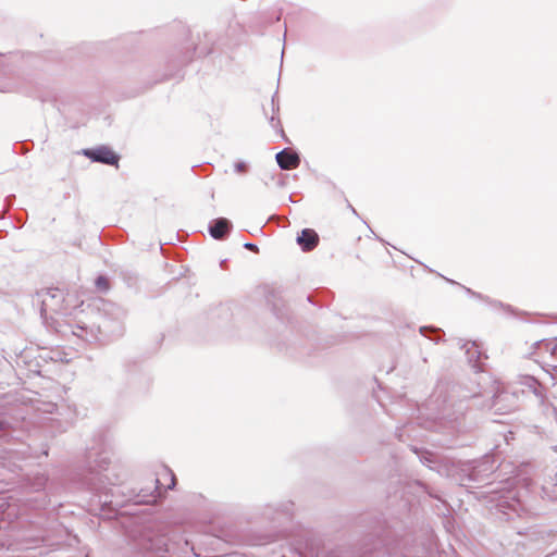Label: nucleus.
Here are the masks:
<instances>
[{
  "instance_id": "obj_1",
  "label": "nucleus",
  "mask_w": 557,
  "mask_h": 557,
  "mask_svg": "<svg viewBox=\"0 0 557 557\" xmlns=\"http://www.w3.org/2000/svg\"><path fill=\"white\" fill-rule=\"evenodd\" d=\"M84 154L92 161L101 162L109 165L117 164L119 156L110 148L101 146L95 149H86Z\"/></svg>"
},
{
  "instance_id": "obj_2",
  "label": "nucleus",
  "mask_w": 557,
  "mask_h": 557,
  "mask_svg": "<svg viewBox=\"0 0 557 557\" xmlns=\"http://www.w3.org/2000/svg\"><path fill=\"white\" fill-rule=\"evenodd\" d=\"M276 161L283 170H293L300 163L299 156L289 150H283L276 154Z\"/></svg>"
},
{
  "instance_id": "obj_3",
  "label": "nucleus",
  "mask_w": 557,
  "mask_h": 557,
  "mask_svg": "<svg viewBox=\"0 0 557 557\" xmlns=\"http://www.w3.org/2000/svg\"><path fill=\"white\" fill-rule=\"evenodd\" d=\"M297 240L304 250L310 251L317 247L319 243V236L313 230L305 228L301 231V234L298 236Z\"/></svg>"
},
{
  "instance_id": "obj_4",
  "label": "nucleus",
  "mask_w": 557,
  "mask_h": 557,
  "mask_svg": "<svg viewBox=\"0 0 557 557\" xmlns=\"http://www.w3.org/2000/svg\"><path fill=\"white\" fill-rule=\"evenodd\" d=\"M230 223L226 219H218L210 227V234L215 239H221L228 231Z\"/></svg>"
},
{
  "instance_id": "obj_5",
  "label": "nucleus",
  "mask_w": 557,
  "mask_h": 557,
  "mask_svg": "<svg viewBox=\"0 0 557 557\" xmlns=\"http://www.w3.org/2000/svg\"><path fill=\"white\" fill-rule=\"evenodd\" d=\"M159 476L157 478L156 482L159 484L160 483V480L161 479H164V480H169L170 483L168 484L166 488H172V486L175 484V476L173 475V473L171 471H169L168 469H163L161 472H159L158 474Z\"/></svg>"
},
{
  "instance_id": "obj_6",
  "label": "nucleus",
  "mask_w": 557,
  "mask_h": 557,
  "mask_svg": "<svg viewBox=\"0 0 557 557\" xmlns=\"http://www.w3.org/2000/svg\"><path fill=\"white\" fill-rule=\"evenodd\" d=\"M245 247H246L247 249H249V250L253 251V252H258V251H259L258 247H257L255 244H250V243H248V244H245Z\"/></svg>"
},
{
  "instance_id": "obj_7",
  "label": "nucleus",
  "mask_w": 557,
  "mask_h": 557,
  "mask_svg": "<svg viewBox=\"0 0 557 557\" xmlns=\"http://www.w3.org/2000/svg\"><path fill=\"white\" fill-rule=\"evenodd\" d=\"M98 285H106V280L103 277L98 278L97 281Z\"/></svg>"
},
{
  "instance_id": "obj_8",
  "label": "nucleus",
  "mask_w": 557,
  "mask_h": 557,
  "mask_svg": "<svg viewBox=\"0 0 557 557\" xmlns=\"http://www.w3.org/2000/svg\"><path fill=\"white\" fill-rule=\"evenodd\" d=\"M238 170H239V171H244V165H242V164H240V165H238Z\"/></svg>"
}]
</instances>
